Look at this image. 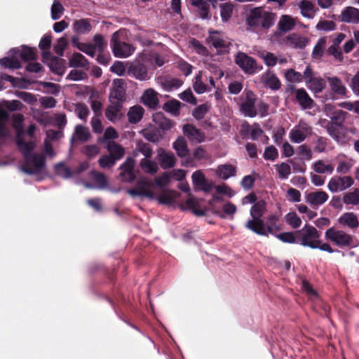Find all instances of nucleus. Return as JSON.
Wrapping results in <instances>:
<instances>
[{
	"label": "nucleus",
	"mask_w": 359,
	"mask_h": 359,
	"mask_svg": "<svg viewBox=\"0 0 359 359\" xmlns=\"http://www.w3.org/2000/svg\"><path fill=\"white\" fill-rule=\"evenodd\" d=\"M153 187L154 183L151 179L147 177H141L137 180L135 187L127 189L126 192L133 198L154 199L155 194Z\"/></svg>",
	"instance_id": "4"
},
{
	"label": "nucleus",
	"mask_w": 359,
	"mask_h": 359,
	"mask_svg": "<svg viewBox=\"0 0 359 359\" xmlns=\"http://www.w3.org/2000/svg\"><path fill=\"white\" fill-rule=\"evenodd\" d=\"M327 81L329 83L331 90L336 95L344 97L347 93V88L342 83V81L337 76L328 77Z\"/></svg>",
	"instance_id": "30"
},
{
	"label": "nucleus",
	"mask_w": 359,
	"mask_h": 359,
	"mask_svg": "<svg viewBox=\"0 0 359 359\" xmlns=\"http://www.w3.org/2000/svg\"><path fill=\"white\" fill-rule=\"evenodd\" d=\"M75 112L81 120L86 121L90 111L86 104L78 103L75 105Z\"/></svg>",
	"instance_id": "60"
},
{
	"label": "nucleus",
	"mask_w": 359,
	"mask_h": 359,
	"mask_svg": "<svg viewBox=\"0 0 359 359\" xmlns=\"http://www.w3.org/2000/svg\"><path fill=\"white\" fill-rule=\"evenodd\" d=\"M13 127L16 133V143L24 158L25 163L21 170L29 175L36 174L45 166V158L41 154L32 153L36 147L34 141L24 140V116L21 114H13Z\"/></svg>",
	"instance_id": "1"
},
{
	"label": "nucleus",
	"mask_w": 359,
	"mask_h": 359,
	"mask_svg": "<svg viewBox=\"0 0 359 359\" xmlns=\"http://www.w3.org/2000/svg\"><path fill=\"white\" fill-rule=\"evenodd\" d=\"M275 166L280 179H287L291 174V168L290 165L286 163L283 162L280 164L276 165Z\"/></svg>",
	"instance_id": "55"
},
{
	"label": "nucleus",
	"mask_w": 359,
	"mask_h": 359,
	"mask_svg": "<svg viewBox=\"0 0 359 359\" xmlns=\"http://www.w3.org/2000/svg\"><path fill=\"white\" fill-rule=\"evenodd\" d=\"M135 160L128 157L120 166L121 172L119 174L121 180L125 182L131 183L135 179V174L134 172Z\"/></svg>",
	"instance_id": "17"
},
{
	"label": "nucleus",
	"mask_w": 359,
	"mask_h": 359,
	"mask_svg": "<svg viewBox=\"0 0 359 359\" xmlns=\"http://www.w3.org/2000/svg\"><path fill=\"white\" fill-rule=\"evenodd\" d=\"M236 167L231 164H222L217 167L216 173L218 177L224 180L236 175Z\"/></svg>",
	"instance_id": "34"
},
{
	"label": "nucleus",
	"mask_w": 359,
	"mask_h": 359,
	"mask_svg": "<svg viewBox=\"0 0 359 359\" xmlns=\"http://www.w3.org/2000/svg\"><path fill=\"white\" fill-rule=\"evenodd\" d=\"M144 109L139 105H135L130 108L128 112V121L135 124L141 121L144 114Z\"/></svg>",
	"instance_id": "40"
},
{
	"label": "nucleus",
	"mask_w": 359,
	"mask_h": 359,
	"mask_svg": "<svg viewBox=\"0 0 359 359\" xmlns=\"http://www.w3.org/2000/svg\"><path fill=\"white\" fill-rule=\"evenodd\" d=\"M313 169L318 174H332L334 171V166L330 163L326 164L323 160H318L313 163Z\"/></svg>",
	"instance_id": "45"
},
{
	"label": "nucleus",
	"mask_w": 359,
	"mask_h": 359,
	"mask_svg": "<svg viewBox=\"0 0 359 359\" xmlns=\"http://www.w3.org/2000/svg\"><path fill=\"white\" fill-rule=\"evenodd\" d=\"M121 33L116 32L111 37V47L114 55L117 57H128L131 55L134 51L135 48L121 40Z\"/></svg>",
	"instance_id": "10"
},
{
	"label": "nucleus",
	"mask_w": 359,
	"mask_h": 359,
	"mask_svg": "<svg viewBox=\"0 0 359 359\" xmlns=\"http://www.w3.org/2000/svg\"><path fill=\"white\" fill-rule=\"evenodd\" d=\"M261 81L265 86L271 90H278L281 86V83L278 78L270 70L266 71L262 75Z\"/></svg>",
	"instance_id": "28"
},
{
	"label": "nucleus",
	"mask_w": 359,
	"mask_h": 359,
	"mask_svg": "<svg viewBox=\"0 0 359 359\" xmlns=\"http://www.w3.org/2000/svg\"><path fill=\"white\" fill-rule=\"evenodd\" d=\"M266 212V203L264 201L261 200L255 203L250 211L252 219H250L246 222L245 227L252 231L257 226H262V217Z\"/></svg>",
	"instance_id": "11"
},
{
	"label": "nucleus",
	"mask_w": 359,
	"mask_h": 359,
	"mask_svg": "<svg viewBox=\"0 0 359 359\" xmlns=\"http://www.w3.org/2000/svg\"><path fill=\"white\" fill-rule=\"evenodd\" d=\"M182 208L191 210L197 216L202 215V209L201 208L200 201L197 200L192 196H189L185 204L182 205Z\"/></svg>",
	"instance_id": "37"
},
{
	"label": "nucleus",
	"mask_w": 359,
	"mask_h": 359,
	"mask_svg": "<svg viewBox=\"0 0 359 359\" xmlns=\"http://www.w3.org/2000/svg\"><path fill=\"white\" fill-rule=\"evenodd\" d=\"M338 223L351 229H357L359 226V221L357 215L352 212H347L342 214L338 219Z\"/></svg>",
	"instance_id": "25"
},
{
	"label": "nucleus",
	"mask_w": 359,
	"mask_h": 359,
	"mask_svg": "<svg viewBox=\"0 0 359 359\" xmlns=\"http://www.w3.org/2000/svg\"><path fill=\"white\" fill-rule=\"evenodd\" d=\"M124 81L121 79H116L113 81L112 88L109 94V101L121 102L124 99L126 91L123 87Z\"/></svg>",
	"instance_id": "18"
},
{
	"label": "nucleus",
	"mask_w": 359,
	"mask_h": 359,
	"mask_svg": "<svg viewBox=\"0 0 359 359\" xmlns=\"http://www.w3.org/2000/svg\"><path fill=\"white\" fill-rule=\"evenodd\" d=\"M325 237L327 240L340 248L353 245V237L342 230L331 227L326 230Z\"/></svg>",
	"instance_id": "9"
},
{
	"label": "nucleus",
	"mask_w": 359,
	"mask_h": 359,
	"mask_svg": "<svg viewBox=\"0 0 359 359\" xmlns=\"http://www.w3.org/2000/svg\"><path fill=\"white\" fill-rule=\"evenodd\" d=\"M354 183L351 176L336 175L332 177L327 184V189L332 193L344 191L350 188Z\"/></svg>",
	"instance_id": "14"
},
{
	"label": "nucleus",
	"mask_w": 359,
	"mask_h": 359,
	"mask_svg": "<svg viewBox=\"0 0 359 359\" xmlns=\"http://www.w3.org/2000/svg\"><path fill=\"white\" fill-rule=\"evenodd\" d=\"M142 102L150 108H154L158 104L157 93L153 89H147L142 96Z\"/></svg>",
	"instance_id": "38"
},
{
	"label": "nucleus",
	"mask_w": 359,
	"mask_h": 359,
	"mask_svg": "<svg viewBox=\"0 0 359 359\" xmlns=\"http://www.w3.org/2000/svg\"><path fill=\"white\" fill-rule=\"evenodd\" d=\"M65 61L63 59L53 57L50 60L48 66L50 67L52 72L57 74L61 75L65 72Z\"/></svg>",
	"instance_id": "44"
},
{
	"label": "nucleus",
	"mask_w": 359,
	"mask_h": 359,
	"mask_svg": "<svg viewBox=\"0 0 359 359\" xmlns=\"http://www.w3.org/2000/svg\"><path fill=\"white\" fill-rule=\"evenodd\" d=\"M325 43L326 39L325 38H321L318 41L312 51L313 58H319L323 55Z\"/></svg>",
	"instance_id": "61"
},
{
	"label": "nucleus",
	"mask_w": 359,
	"mask_h": 359,
	"mask_svg": "<svg viewBox=\"0 0 359 359\" xmlns=\"http://www.w3.org/2000/svg\"><path fill=\"white\" fill-rule=\"evenodd\" d=\"M303 17L311 19L314 17L318 8L314 4L309 0H301L298 4Z\"/></svg>",
	"instance_id": "32"
},
{
	"label": "nucleus",
	"mask_w": 359,
	"mask_h": 359,
	"mask_svg": "<svg viewBox=\"0 0 359 359\" xmlns=\"http://www.w3.org/2000/svg\"><path fill=\"white\" fill-rule=\"evenodd\" d=\"M341 22L358 25L359 24V9L353 6L346 7L339 15Z\"/></svg>",
	"instance_id": "19"
},
{
	"label": "nucleus",
	"mask_w": 359,
	"mask_h": 359,
	"mask_svg": "<svg viewBox=\"0 0 359 359\" xmlns=\"http://www.w3.org/2000/svg\"><path fill=\"white\" fill-rule=\"evenodd\" d=\"M277 26L281 32H290L296 26V19L289 15H283L280 17Z\"/></svg>",
	"instance_id": "33"
},
{
	"label": "nucleus",
	"mask_w": 359,
	"mask_h": 359,
	"mask_svg": "<svg viewBox=\"0 0 359 359\" xmlns=\"http://www.w3.org/2000/svg\"><path fill=\"white\" fill-rule=\"evenodd\" d=\"M235 62L244 72L249 74H252L259 69L256 60L243 52L236 55Z\"/></svg>",
	"instance_id": "15"
},
{
	"label": "nucleus",
	"mask_w": 359,
	"mask_h": 359,
	"mask_svg": "<svg viewBox=\"0 0 359 359\" xmlns=\"http://www.w3.org/2000/svg\"><path fill=\"white\" fill-rule=\"evenodd\" d=\"M209 36L206 39L207 44L213 47L219 54L228 52L231 41L222 32L210 29Z\"/></svg>",
	"instance_id": "7"
},
{
	"label": "nucleus",
	"mask_w": 359,
	"mask_h": 359,
	"mask_svg": "<svg viewBox=\"0 0 359 359\" xmlns=\"http://www.w3.org/2000/svg\"><path fill=\"white\" fill-rule=\"evenodd\" d=\"M236 211L237 208L233 203L231 202H226L223 205L222 212H221V213L224 215L225 218L228 216L231 219H233Z\"/></svg>",
	"instance_id": "64"
},
{
	"label": "nucleus",
	"mask_w": 359,
	"mask_h": 359,
	"mask_svg": "<svg viewBox=\"0 0 359 359\" xmlns=\"http://www.w3.org/2000/svg\"><path fill=\"white\" fill-rule=\"evenodd\" d=\"M91 28V25L88 19L76 20L73 25L74 32L81 34L88 33Z\"/></svg>",
	"instance_id": "43"
},
{
	"label": "nucleus",
	"mask_w": 359,
	"mask_h": 359,
	"mask_svg": "<svg viewBox=\"0 0 359 359\" xmlns=\"http://www.w3.org/2000/svg\"><path fill=\"white\" fill-rule=\"evenodd\" d=\"M182 85V81L178 79H167L163 82V86L166 91H171L179 88Z\"/></svg>",
	"instance_id": "56"
},
{
	"label": "nucleus",
	"mask_w": 359,
	"mask_h": 359,
	"mask_svg": "<svg viewBox=\"0 0 359 359\" xmlns=\"http://www.w3.org/2000/svg\"><path fill=\"white\" fill-rule=\"evenodd\" d=\"M138 153H141L144 156L143 158H151L153 155V151L147 144H142L140 145L138 149L134 151L133 156H137Z\"/></svg>",
	"instance_id": "62"
},
{
	"label": "nucleus",
	"mask_w": 359,
	"mask_h": 359,
	"mask_svg": "<svg viewBox=\"0 0 359 359\" xmlns=\"http://www.w3.org/2000/svg\"><path fill=\"white\" fill-rule=\"evenodd\" d=\"M139 167L144 173L150 175H154L158 171V163L152 157L142 158L139 163Z\"/></svg>",
	"instance_id": "27"
},
{
	"label": "nucleus",
	"mask_w": 359,
	"mask_h": 359,
	"mask_svg": "<svg viewBox=\"0 0 359 359\" xmlns=\"http://www.w3.org/2000/svg\"><path fill=\"white\" fill-rule=\"evenodd\" d=\"M234 6L230 2L224 3L220 5V15L222 21L227 22L232 16Z\"/></svg>",
	"instance_id": "49"
},
{
	"label": "nucleus",
	"mask_w": 359,
	"mask_h": 359,
	"mask_svg": "<svg viewBox=\"0 0 359 359\" xmlns=\"http://www.w3.org/2000/svg\"><path fill=\"white\" fill-rule=\"evenodd\" d=\"M153 119L156 124L163 130H169L172 127V121L161 113L154 115Z\"/></svg>",
	"instance_id": "50"
},
{
	"label": "nucleus",
	"mask_w": 359,
	"mask_h": 359,
	"mask_svg": "<svg viewBox=\"0 0 359 359\" xmlns=\"http://www.w3.org/2000/svg\"><path fill=\"white\" fill-rule=\"evenodd\" d=\"M276 15L264 7H255L250 11L245 22L248 30L258 32L267 31L273 26Z\"/></svg>",
	"instance_id": "3"
},
{
	"label": "nucleus",
	"mask_w": 359,
	"mask_h": 359,
	"mask_svg": "<svg viewBox=\"0 0 359 359\" xmlns=\"http://www.w3.org/2000/svg\"><path fill=\"white\" fill-rule=\"evenodd\" d=\"M0 65L6 68L20 69L21 64L20 61L15 57H4L0 59Z\"/></svg>",
	"instance_id": "54"
},
{
	"label": "nucleus",
	"mask_w": 359,
	"mask_h": 359,
	"mask_svg": "<svg viewBox=\"0 0 359 359\" xmlns=\"http://www.w3.org/2000/svg\"><path fill=\"white\" fill-rule=\"evenodd\" d=\"M285 222L293 229L299 228L302 224V219L294 212H288L285 216Z\"/></svg>",
	"instance_id": "52"
},
{
	"label": "nucleus",
	"mask_w": 359,
	"mask_h": 359,
	"mask_svg": "<svg viewBox=\"0 0 359 359\" xmlns=\"http://www.w3.org/2000/svg\"><path fill=\"white\" fill-rule=\"evenodd\" d=\"M64 8L62 5L57 1H55L51 6V18L55 20L59 19L63 13Z\"/></svg>",
	"instance_id": "63"
},
{
	"label": "nucleus",
	"mask_w": 359,
	"mask_h": 359,
	"mask_svg": "<svg viewBox=\"0 0 359 359\" xmlns=\"http://www.w3.org/2000/svg\"><path fill=\"white\" fill-rule=\"evenodd\" d=\"M9 119L8 111L0 107V142L8 135L7 124Z\"/></svg>",
	"instance_id": "35"
},
{
	"label": "nucleus",
	"mask_w": 359,
	"mask_h": 359,
	"mask_svg": "<svg viewBox=\"0 0 359 359\" xmlns=\"http://www.w3.org/2000/svg\"><path fill=\"white\" fill-rule=\"evenodd\" d=\"M56 174L63 178L68 179L72 177V172L63 163H59L55 166Z\"/></svg>",
	"instance_id": "58"
},
{
	"label": "nucleus",
	"mask_w": 359,
	"mask_h": 359,
	"mask_svg": "<svg viewBox=\"0 0 359 359\" xmlns=\"http://www.w3.org/2000/svg\"><path fill=\"white\" fill-rule=\"evenodd\" d=\"M285 77L290 83H299L304 80V73L301 74L293 69H289L285 72Z\"/></svg>",
	"instance_id": "51"
},
{
	"label": "nucleus",
	"mask_w": 359,
	"mask_h": 359,
	"mask_svg": "<svg viewBox=\"0 0 359 359\" xmlns=\"http://www.w3.org/2000/svg\"><path fill=\"white\" fill-rule=\"evenodd\" d=\"M107 148L110 156L116 158V161L121 159L124 155L125 150L123 147L115 142H109Z\"/></svg>",
	"instance_id": "42"
},
{
	"label": "nucleus",
	"mask_w": 359,
	"mask_h": 359,
	"mask_svg": "<svg viewBox=\"0 0 359 359\" xmlns=\"http://www.w3.org/2000/svg\"><path fill=\"white\" fill-rule=\"evenodd\" d=\"M320 124L325 126L329 135L337 143L345 145L351 140L347 135L348 128L345 126L341 128L337 123L327 121L326 119H321Z\"/></svg>",
	"instance_id": "6"
},
{
	"label": "nucleus",
	"mask_w": 359,
	"mask_h": 359,
	"mask_svg": "<svg viewBox=\"0 0 359 359\" xmlns=\"http://www.w3.org/2000/svg\"><path fill=\"white\" fill-rule=\"evenodd\" d=\"M158 156L160 165L163 169L172 168L176 163L175 155L171 151H166L161 149L158 150Z\"/></svg>",
	"instance_id": "26"
},
{
	"label": "nucleus",
	"mask_w": 359,
	"mask_h": 359,
	"mask_svg": "<svg viewBox=\"0 0 359 359\" xmlns=\"http://www.w3.org/2000/svg\"><path fill=\"white\" fill-rule=\"evenodd\" d=\"M90 137L89 129L82 125H77L75 127L72 141L84 142L88 140Z\"/></svg>",
	"instance_id": "36"
},
{
	"label": "nucleus",
	"mask_w": 359,
	"mask_h": 359,
	"mask_svg": "<svg viewBox=\"0 0 359 359\" xmlns=\"http://www.w3.org/2000/svg\"><path fill=\"white\" fill-rule=\"evenodd\" d=\"M316 28L319 31L323 32L333 31L336 29V24L334 21L332 20H320L317 23Z\"/></svg>",
	"instance_id": "59"
},
{
	"label": "nucleus",
	"mask_w": 359,
	"mask_h": 359,
	"mask_svg": "<svg viewBox=\"0 0 359 359\" xmlns=\"http://www.w3.org/2000/svg\"><path fill=\"white\" fill-rule=\"evenodd\" d=\"M234 195V191L227 184L216 185L203 177V215L210 212L224 219L225 216L221 213L219 208V203L223 201L222 196L231 198Z\"/></svg>",
	"instance_id": "2"
},
{
	"label": "nucleus",
	"mask_w": 359,
	"mask_h": 359,
	"mask_svg": "<svg viewBox=\"0 0 359 359\" xmlns=\"http://www.w3.org/2000/svg\"><path fill=\"white\" fill-rule=\"evenodd\" d=\"M343 202L346 205H357L359 204V189L355 188L352 191L343 196Z\"/></svg>",
	"instance_id": "46"
},
{
	"label": "nucleus",
	"mask_w": 359,
	"mask_h": 359,
	"mask_svg": "<svg viewBox=\"0 0 359 359\" xmlns=\"http://www.w3.org/2000/svg\"><path fill=\"white\" fill-rule=\"evenodd\" d=\"M294 93L296 100L302 109H310L313 107L314 101L304 88L296 89Z\"/></svg>",
	"instance_id": "23"
},
{
	"label": "nucleus",
	"mask_w": 359,
	"mask_h": 359,
	"mask_svg": "<svg viewBox=\"0 0 359 359\" xmlns=\"http://www.w3.org/2000/svg\"><path fill=\"white\" fill-rule=\"evenodd\" d=\"M69 65L74 68L81 67L87 69L88 67V62L82 54L74 53L69 59Z\"/></svg>",
	"instance_id": "39"
},
{
	"label": "nucleus",
	"mask_w": 359,
	"mask_h": 359,
	"mask_svg": "<svg viewBox=\"0 0 359 359\" xmlns=\"http://www.w3.org/2000/svg\"><path fill=\"white\" fill-rule=\"evenodd\" d=\"M173 148L177 155L180 157L186 156L188 154V149L186 140L182 137H179L173 143Z\"/></svg>",
	"instance_id": "47"
},
{
	"label": "nucleus",
	"mask_w": 359,
	"mask_h": 359,
	"mask_svg": "<svg viewBox=\"0 0 359 359\" xmlns=\"http://www.w3.org/2000/svg\"><path fill=\"white\" fill-rule=\"evenodd\" d=\"M72 43L79 50L85 53L86 54L91 57H93L95 55V46H94L93 44L79 43L77 39L75 38H73Z\"/></svg>",
	"instance_id": "48"
},
{
	"label": "nucleus",
	"mask_w": 359,
	"mask_h": 359,
	"mask_svg": "<svg viewBox=\"0 0 359 359\" xmlns=\"http://www.w3.org/2000/svg\"><path fill=\"white\" fill-rule=\"evenodd\" d=\"M128 74L140 81H145L149 79L147 68L142 63L132 65L128 69Z\"/></svg>",
	"instance_id": "29"
},
{
	"label": "nucleus",
	"mask_w": 359,
	"mask_h": 359,
	"mask_svg": "<svg viewBox=\"0 0 359 359\" xmlns=\"http://www.w3.org/2000/svg\"><path fill=\"white\" fill-rule=\"evenodd\" d=\"M304 81L308 89L314 94L321 93L326 88L325 80L320 76H316L310 65H307L304 71Z\"/></svg>",
	"instance_id": "8"
},
{
	"label": "nucleus",
	"mask_w": 359,
	"mask_h": 359,
	"mask_svg": "<svg viewBox=\"0 0 359 359\" xmlns=\"http://www.w3.org/2000/svg\"><path fill=\"white\" fill-rule=\"evenodd\" d=\"M346 112L342 110H337L334 111L332 116L330 117V122L337 123L339 127H342L346 118Z\"/></svg>",
	"instance_id": "57"
},
{
	"label": "nucleus",
	"mask_w": 359,
	"mask_h": 359,
	"mask_svg": "<svg viewBox=\"0 0 359 359\" xmlns=\"http://www.w3.org/2000/svg\"><path fill=\"white\" fill-rule=\"evenodd\" d=\"M121 102H110L105 111L106 118L112 123L118 121L123 116L121 114Z\"/></svg>",
	"instance_id": "24"
},
{
	"label": "nucleus",
	"mask_w": 359,
	"mask_h": 359,
	"mask_svg": "<svg viewBox=\"0 0 359 359\" xmlns=\"http://www.w3.org/2000/svg\"><path fill=\"white\" fill-rule=\"evenodd\" d=\"M93 180L95 183V185L90 184H86V187L89 189L97 188V189H104L107 187V179L105 176L100 172H93L91 173Z\"/></svg>",
	"instance_id": "41"
},
{
	"label": "nucleus",
	"mask_w": 359,
	"mask_h": 359,
	"mask_svg": "<svg viewBox=\"0 0 359 359\" xmlns=\"http://www.w3.org/2000/svg\"><path fill=\"white\" fill-rule=\"evenodd\" d=\"M181 103L178 100H174L166 102L164 104L163 109L165 111L171 113L174 116H177L180 114Z\"/></svg>",
	"instance_id": "53"
},
{
	"label": "nucleus",
	"mask_w": 359,
	"mask_h": 359,
	"mask_svg": "<svg viewBox=\"0 0 359 359\" xmlns=\"http://www.w3.org/2000/svg\"><path fill=\"white\" fill-rule=\"evenodd\" d=\"M183 132L193 144H198L202 141L201 131L191 124L184 125Z\"/></svg>",
	"instance_id": "31"
},
{
	"label": "nucleus",
	"mask_w": 359,
	"mask_h": 359,
	"mask_svg": "<svg viewBox=\"0 0 359 359\" xmlns=\"http://www.w3.org/2000/svg\"><path fill=\"white\" fill-rule=\"evenodd\" d=\"M297 243L304 247L317 249L320 233L313 226L306 224L301 230L296 232Z\"/></svg>",
	"instance_id": "5"
},
{
	"label": "nucleus",
	"mask_w": 359,
	"mask_h": 359,
	"mask_svg": "<svg viewBox=\"0 0 359 359\" xmlns=\"http://www.w3.org/2000/svg\"><path fill=\"white\" fill-rule=\"evenodd\" d=\"M280 216L277 214H270L266 217V225L262 219V226H257L252 231L258 235L268 236L273 234L276 231L281 230V226L279 224Z\"/></svg>",
	"instance_id": "12"
},
{
	"label": "nucleus",
	"mask_w": 359,
	"mask_h": 359,
	"mask_svg": "<svg viewBox=\"0 0 359 359\" xmlns=\"http://www.w3.org/2000/svg\"><path fill=\"white\" fill-rule=\"evenodd\" d=\"M255 101V95L252 91L246 92L245 100L240 104V110L245 116L255 117L257 115Z\"/></svg>",
	"instance_id": "16"
},
{
	"label": "nucleus",
	"mask_w": 359,
	"mask_h": 359,
	"mask_svg": "<svg viewBox=\"0 0 359 359\" xmlns=\"http://www.w3.org/2000/svg\"><path fill=\"white\" fill-rule=\"evenodd\" d=\"M328 194L324 191H317L308 194L306 197V202L312 207L318 208L328 200Z\"/></svg>",
	"instance_id": "21"
},
{
	"label": "nucleus",
	"mask_w": 359,
	"mask_h": 359,
	"mask_svg": "<svg viewBox=\"0 0 359 359\" xmlns=\"http://www.w3.org/2000/svg\"><path fill=\"white\" fill-rule=\"evenodd\" d=\"M308 42L306 37L296 33L290 34L283 39V43L292 48H304Z\"/></svg>",
	"instance_id": "20"
},
{
	"label": "nucleus",
	"mask_w": 359,
	"mask_h": 359,
	"mask_svg": "<svg viewBox=\"0 0 359 359\" xmlns=\"http://www.w3.org/2000/svg\"><path fill=\"white\" fill-rule=\"evenodd\" d=\"M312 134V127L305 121L301 120L290 132V140L296 144L304 142Z\"/></svg>",
	"instance_id": "13"
},
{
	"label": "nucleus",
	"mask_w": 359,
	"mask_h": 359,
	"mask_svg": "<svg viewBox=\"0 0 359 359\" xmlns=\"http://www.w3.org/2000/svg\"><path fill=\"white\" fill-rule=\"evenodd\" d=\"M258 56L268 67H274L277 63L283 65L287 62V59L284 56L277 57L274 53L266 50L259 51Z\"/></svg>",
	"instance_id": "22"
}]
</instances>
